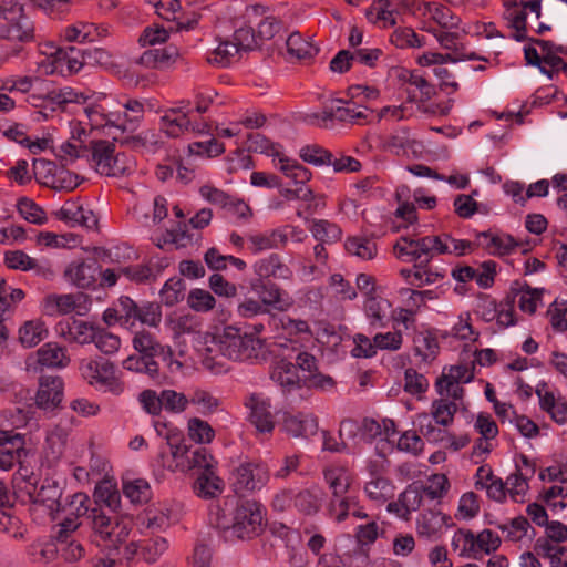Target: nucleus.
I'll use <instances>...</instances> for the list:
<instances>
[{
	"label": "nucleus",
	"mask_w": 567,
	"mask_h": 567,
	"mask_svg": "<svg viewBox=\"0 0 567 567\" xmlns=\"http://www.w3.org/2000/svg\"><path fill=\"white\" fill-rule=\"evenodd\" d=\"M264 506L252 499L241 501L233 513L230 525L223 527L227 542L252 539L264 530Z\"/></svg>",
	"instance_id": "1"
},
{
	"label": "nucleus",
	"mask_w": 567,
	"mask_h": 567,
	"mask_svg": "<svg viewBox=\"0 0 567 567\" xmlns=\"http://www.w3.org/2000/svg\"><path fill=\"white\" fill-rule=\"evenodd\" d=\"M89 157L101 175L123 176L133 168V161L125 153H115V144L106 140L91 141Z\"/></svg>",
	"instance_id": "2"
},
{
	"label": "nucleus",
	"mask_w": 567,
	"mask_h": 567,
	"mask_svg": "<svg viewBox=\"0 0 567 567\" xmlns=\"http://www.w3.org/2000/svg\"><path fill=\"white\" fill-rule=\"evenodd\" d=\"M399 258L415 262V267H426L435 255L449 251V246L440 236H425L413 239L401 237L394 245Z\"/></svg>",
	"instance_id": "3"
},
{
	"label": "nucleus",
	"mask_w": 567,
	"mask_h": 567,
	"mask_svg": "<svg viewBox=\"0 0 567 567\" xmlns=\"http://www.w3.org/2000/svg\"><path fill=\"white\" fill-rule=\"evenodd\" d=\"M218 351L234 361H247L256 359L262 347L259 338L241 332L240 329L227 326L217 340Z\"/></svg>",
	"instance_id": "4"
},
{
	"label": "nucleus",
	"mask_w": 567,
	"mask_h": 567,
	"mask_svg": "<svg viewBox=\"0 0 567 567\" xmlns=\"http://www.w3.org/2000/svg\"><path fill=\"white\" fill-rule=\"evenodd\" d=\"M92 520L94 542L107 551L109 556L120 554L121 546L126 542L128 530L126 526L114 523L101 508L94 507L89 514Z\"/></svg>",
	"instance_id": "5"
},
{
	"label": "nucleus",
	"mask_w": 567,
	"mask_h": 567,
	"mask_svg": "<svg viewBox=\"0 0 567 567\" xmlns=\"http://www.w3.org/2000/svg\"><path fill=\"white\" fill-rule=\"evenodd\" d=\"M79 370L81 377L96 389L110 391L113 394H121L124 390L123 383L115 375L114 363L106 359H83L80 361Z\"/></svg>",
	"instance_id": "6"
},
{
	"label": "nucleus",
	"mask_w": 567,
	"mask_h": 567,
	"mask_svg": "<svg viewBox=\"0 0 567 567\" xmlns=\"http://www.w3.org/2000/svg\"><path fill=\"white\" fill-rule=\"evenodd\" d=\"M269 468L264 463L244 462L234 468L231 484L236 494L261 489L269 481Z\"/></svg>",
	"instance_id": "7"
},
{
	"label": "nucleus",
	"mask_w": 567,
	"mask_h": 567,
	"mask_svg": "<svg viewBox=\"0 0 567 567\" xmlns=\"http://www.w3.org/2000/svg\"><path fill=\"white\" fill-rule=\"evenodd\" d=\"M192 446L186 444L184 433L176 437L168 439L167 444L159 446L156 464L169 472L189 471V452Z\"/></svg>",
	"instance_id": "8"
},
{
	"label": "nucleus",
	"mask_w": 567,
	"mask_h": 567,
	"mask_svg": "<svg viewBox=\"0 0 567 567\" xmlns=\"http://www.w3.org/2000/svg\"><path fill=\"white\" fill-rule=\"evenodd\" d=\"M279 164L280 172L297 186L295 189H285L282 195L287 199L310 200L312 198V190L306 186V183L310 181L311 172L296 159L284 156L279 157Z\"/></svg>",
	"instance_id": "9"
},
{
	"label": "nucleus",
	"mask_w": 567,
	"mask_h": 567,
	"mask_svg": "<svg viewBox=\"0 0 567 567\" xmlns=\"http://www.w3.org/2000/svg\"><path fill=\"white\" fill-rule=\"evenodd\" d=\"M90 298L81 292L65 295H49L44 298L43 310L48 316L69 315L75 312L84 316L90 309Z\"/></svg>",
	"instance_id": "10"
},
{
	"label": "nucleus",
	"mask_w": 567,
	"mask_h": 567,
	"mask_svg": "<svg viewBox=\"0 0 567 567\" xmlns=\"http://www.w3.org/2000/svg\"><path fill=\"white\" fill-rule=\"evenodd\" d=\"M192 110L184 112L182 107L171 109L161 118V130L172 138L183 135L185 132L203 134L209 131L206 123H193L189 115Z\"/></svg>",
	"instance_id": "11"
},
{
	"label": "nucleus",
	"mask_w": 567,
	"mask_h": 567,
	"mask_svg": "<svg viewBox=\"0 0 567 567\" xmlns=\"http://www.w3.org/2000/svg\"><path fill=\"white\" fill-rule=\"evenodd\" d=\"M100 275L96 259L87 258L70 262L64 270V278L80 289H94Z\"/></svg>",
	"instance_id": "12"
},
{
	"label": "nucleus",
	"mask_w": 567,
	"mask_h": 567,
	"mask_svg": "<svg viewBox=\"0 0 567 567\" xmlns=\"http://www.w3.org/2000/svg\"><path fill=\"white\" fill-rule=\"evenodd\" d=\"M63 380L59 375H41L35 396L37 405L44 411H53L63 398Z\"/></svg>",
	"instance_id": "13"
},
{
	"label": "nucleus",
	"mask_w": 567,
	"mask_h": 567,
	"mask_svg": "<svg viewBox=\"0 0 567 567\" xmlns=\"http://www.w3.org/2000/svg\"><path fill=\"white\" fill-rule=\"evenodd\" d=\"M96 328L97 326L86 321L65 319L55 326V332L69 342H76L83 346L93 342Z\"/></svg>",
	"instance_id": "14"
},
{
	"label": "nucleus",
	"mask_w": 567,
	"mask_h": 567,
	"mask_svg": "<svg viewBox=\"0 0 567 567\" xmlns=\"http://www.w3.org/2000/svg\"><path fill=\"white\" fill-rule=\"evenodd\" d=\"M250 410L249 420L260 433H271L275 429L274 416L270 411V403L261 395L252 393L245 402Z\"/></svg>",
	"instance_id": "15"
},
{
	"label": "nucleus",
	"mask_w": 567,
	"mask_h": 567,
	"mask_svg": "<svg viewBox=\"0 0 567 567\" xmlns=\"http://www.w3.org/2000/svg\"><path fill=\"white\" fill-rule=\"evenodd\" d=\"M24 436L12 431L0 442V470L10 471L16 464L21 465L22 457L27 456Z\"/></svg>",
	"instance_id": "16"
},
{
	"label": "nucleus",
	"mask_w": 567,
	"mask_h": 567,
	"mask_svg": "<svg viewBox=\"0 0 567 567\" xmlns=\"http://www.w3.org/2000/svg\"><path fill=\"white\" fill-rule=\"evenodd\" d=\"M453 525L452 517L440 512L427 511L420 515L416 522L417 535L430 542L437 540L444 527Z\"/></svg>",
	"instance_id": "17"
},
{
	"label": "nucleus",
	"mask_w": 567,
	"mask_h": 567,
	"mask_svg": "<svg viewBox=\"0 0 567 567\" xmlns=\"http://www.w3.org/2000/svg\"><path fill=\"white\" fill-rule=\"evenodd\" d=\"M87 49H81L73 45L68 48H58L52 56V69L50 73L62 72L66 66L69 73H78L86 64Z\"/></svg>",
	"instance_id": "18"
},
{
	"label": "nucleus",
	"mask_w": 567,
	"mask_h": 567,
	"mask_svg": "<svg viewBox=\"0 0 567 567\" xmlns=\"http://www.w3.org/2000/svg\"><path fill=\"white\" fill-rule=\"evenodd\" d=\"M63 488L60 484L51 478H44L32 504L44 506L53 520L60 517L62 506Z\"/></svg>",
	"instance_id": "19"
},
{
	"label": "nucleus",
	"mask_w": 567,
	"mask_h": 567,
	"mask_svg": "<svg viewBox=\"0 0 567 567\" xmlns=\"http://www.w3.org/2000/svg\"><path fill=\"white\" fill-rule=\"evenodd\" d=\"M251 288L266 308L274 307L284 310L290 306L287 292L271 280L255 279L251 282Z\"/></svg>",
	"instance_id": "20"
},
{
	"label": "nucleus",
	"mask_w": 567,
	"mask_h": 567,
	"mask_svg": "<svg viewBox=\"0 0 567 567\" xmlns=\"http://www.w3.org/2000/svg\"><path fill=\"white\" fill-rule=\"evenodd\" d=\"M284 427L285 431L293 437L308 439L318 433V417L315 414L307 412L287 414L284 419Z\"/></svg>",
	"instance_id": "21"
},
{
	"label": "nucleus",
	"mask_w": 567,
	"mask_h": 567,
	"mask_svg": "<svg viewBox=\"0 0 567 567\" xmlns=\"http://www.w3.org/2000/svg\"><path fill=\"white\" fill-rule=\"evenodd\" d=\"M476 489H486L488 498L503 503L506 499L507 487L502 478L494 475L489 465L485 464L476 471Z\"/></svg>",
	"instance_id": "22"
},
{
	"label": "nucleus",
	"mask_w": 567,
	"mask_h": 567,
	"mask_svg": "<svg viewBox=\"0 0 567 567\" xmlns=\"http://www.w3.org/2000/svg\"><path fill=\"white\" fill-rule=\"evenodd\" d=\"M248 249L252 254H259L265 250L278 249L287 244V234L285 229H270L261 233H255L247 236Z\"/></svg>",
	"instance_id": "23"
},
{
	"label": "nucleus",
	"mask_w": 567,
	"mask_h": 567,
	"mask_svg": "<svg viewBox=\"0 0 567 567\" xmlns=\"http://www.w3.org/2000/svg\"><path fill=\"white\" fill-rule=\"evenodd\" d=\"M254 271L257 279L270 280L275 279H289L292 276L291 269L282 261L278 254H270L269 256L257 260L254 264Z\"/></svg>",
	"instance_id": "24"
},
{
	"label": "nucleus",
	"mask_w": 567,
	"mask_h": 567,
	"mask_svg": "<svg viewBox=\"0 0 567 567\" xmlns=\"http://www.w3.org/2000/svg\"><path fill=\"white\" fill-rule=\"evenodd\" d=\"M178 59V50L174 47L154 48L144 51L138 58L137 63L150 69L165 70L176 63Z\"/></svg>",
	"instance_id": "25"
},
{
	"label": "nucleus",
	"mask_w": 567,
	"mask_h": 567,
	"mask_svg": "<svg viewBox=\"0 0 567 567\" xmlns=\"http://www.w3.org/2000/svg\"><path fill=\"white\" fill-rule=\"evenodd\" d=\"M13 493L23 503H33L38 491V478L27 467L20 466L12 476Z\"/></svg>",
	"instance_id": "26"
},
{
	"label": "nucleus",
	"mask_w": 567,
	"mask_h": 567,
	"mask_svg": "<svg viewBox=\"0 0 567 567\" xmlns=\"http://www.w3.org/2000/svg\"><path fill=\"white\" fill-rule=\"evenodd\" d=\"M133 348L140 353L152 360L162 358L164 361L171 357L172 350L169 347L162 346L152 333L147 331L136 332L133 340Z\"/></svg>",
	"instance_id": "27"
},
{
	"label": "nucleus",
	"mask_w": 567,
	"mask_h": 567,
	"mask_svg": "<svg viewBox=\"0 0 567 567\" xmlns=\"http://www.w3.org/2000/svg\"><path fill=\"white\" fill-rule=\"evenodd\" d=\"M323 480L331 497H341L350 492L352 477L348 468L343 466H329L323 470Z\"/></svg>",
	"instance_id": "28"
},
{
	"label": "nucleus",
	"mask_w": 567,
	"mask_h": 567,
	"mask_svg": "<svg viewBox=\"0 0 567 567\" xmlns=\"http://www.w3.org/2000/svg\"><path fill=\"white\" fill-rule=\"evenodd\" d=\"M281 355L284 359L277 363V367L271 373V379L282 389L291 391L292 389L299 386L300 378L297 372V367L291 361H289V359L292 358V354L286 353V351L282 349Z\"/></svg>",
	"instance_id": "29"
},
{
	"label": "nucleus",
	"mask_w": 567,
	"mask_h": 567,
	"mask_svg": "<svg viewBox=\"0 0 567 567\" xmlns=\"http://www.w3.org/2000/svg\"><path fill=\"white\" fill-rule=\"evenodd\" d=\"M391 303L388 299L378 296H369L364 302V312L373 328H384L389 322L388 312Z\"/></svg>",
	"instance_id": "30"
},
{
	"label": "nucleus",
	"mask_w": 567,
	"mask_h": 567,
	"mask_svg": "<svg viewBox=\"0 0 567 567\" xmlns=\"http://www.w3.org/2000/svg\"><path fill=\"white\" fill-rule=\"evenodd\" d=\"M124 112L116 116L117 128L122 132L135 130L144 118L145 107L138 100L128 99L123 103Z\"/></svg>",
	"instance_id": "31"
},
{
	"label": "nucleus",
	"mask_w": 567,
	"mask_h": 567,
	"mask_svg": "<svg viewBox=\"0 0 567 567\" xmlns=\"http://www.w3.org/2000/svg\"><path fill=\"white\" fill-rule=\"evenodd\" d=\"M194 492L197 496L206 499L215 498L224 489L223 481L215 474V470L202 472L194 482Z\"/></svg>",
	"instance_id": "32"
},
{
	"label": "nucleus",
	"mask_w": 567,
	"mask_h": 567,
	"mask_svg": "<svg viewBox=\"0 0 567 567\" xmlns=\"http://www.w3.org/2000/svg\"><path fill=\"white\" fill-rule=\"evenodd\" d=\"M37 355L38 362L48 368H64L70 362L66 350L54 342L43 344L37 351Z\"/></svg>",
	"instance_id": "33"
},
{
	"label": "nucleus",
	"mask_w": 567,
	"mask_h": 567,
	"mask_svg": "<svg viewBox=\"0 0 567 567\" xmlns=\"http://www.w3.org/2000/svg\"><path fill=\"white\" fill-rule=\"evenodd\" d=\"M476 243L482 248L486 249L493 255H506L509 254L517 244L511 236L501 237L492 235L489 231H483L477 234Z\"/></svg>",
	"instance_id": "34"
},
{
	"label": "nucleus",
	"mask_w": 567,
	"mask_h": 567,
	"mask_svg": "<svg viewBox=\"0 0 567 567\" xmlns=\"http://www.w3.org/2000/svg\"><path fill=\"white\" fill-rule=\"evenodd\" d=\"M286 47L289 56L297 60H311L319 52V48L305 39L299 32H292L288 37Z\"/></svg>",
	"instance_id": "35"
},
{
	"label": "nucleus",
	"mask_w": 567,
	"mask_h": 567,
	"mask_svg": "<svg viewBox=\"0 0 567 567\" xmlns=\"http://www.w3.org/2000/svg\"><path fill=\"white\" fill-rule=\"evenodd\" d=\"M278 347L284 349L286 353H291L296 359L297 370L300 369L306 371L311 375L313 372L318 370V361L316 357L307 351H301L296 341L291 339H286L285 342L278 343Z\"/></svg>",
	"instance_id": "36"
},
{
	"label": "nucleus",
	"mask_w": 567,
	"mask_h": 567,
	"mask_svg": "<svg viewBox=\"0 0 567 567\" xmlns=\"http://www.w3.org/2000/svg\"><path fill=\"white\" fill-rule=\"evenodd\" d=\"M364 491L371 501L384 503L394 496V485L384 476H374L369 481Z\"/></svg>",
	"instance_id": "37"
},
{
	"label": "nucleus",
	"mask_w": 567,
	"mask_h": 567,
	"mask_svg": "<svg viewBox=\"0 0 567 567\" xmlns=\"http://www.w3.org/2000/svg\"><path fill=\"white\" fill-rule=\"evenodd\" d=\"M48 336L45 324L41 320L27 321L19 330V340L25 348L39 344Z\"/></svg>",
	"instance_id": "38"
},
{
	"label": "nucleus",
	"mask_w": 567,
	"mask_h": 567,
	"mask_svg": "<svg viewBox=\"0 0 567 567\" xmlns=\"http://www.w3.org/2000/svg\"><path fill=\"white\" fill-rule=\"evenodd\" d=\"M391 0H377L367 11V18L373 23H381L382 28H390L396 24L394 10Z\"/></svg>",
	"instance_id": "39"
},
{
	"label": "nucleus",
	"mask_w": 567,
	"mask_h": 567,
	"mask_svg": "<svg viewBox=\"0 0 567 567\" xmlns=\"http://www.w3.org/2000/svg\"><path fill=\"white\" fill-rule=\"evenodd\" d=\"M94 498L96 505H105L112 512H116L121 505L120 492L111 481H103L96 485Z\"/></svg>",
	"instance_id": "40"
},
{
	"label": "nucleus",
	"mask_w": 567,
	"mask_h": 567,
	"mask_svg": "<svg viewBox=\"0 0 567 567\" xmlns=\"http://www.w3.org/2000/svg\"><path fill=\"white\" fill-rule=\"evenodd\" d=\"M346 250L362 260H371L378 254L377 243L367 237H350L344 244Z\"/></svg>",
	"instance_id": "41"
},
{
	"label": "nucleus",
	"mask_w": 567,
	"mask_h": 567,
	"mask_svg": "<svg viewBox=\"0 0 567 567\" xmlns=\"http://www.w3.org/2000/svg\"><path fill=\"white\" fill-rule=\"evenodd\" d=\"M122 365L124 369L132 371V372H138V373H145L152 379L158 378V363L156 360H152L143 354H133L127 357L123 362Z\"/></svg>",
	"instance_id": "42"
},
{
	"label": "nucleus",
	"mask_w": 567,
	"mask_h": 567,
	"mask_svg": "<svg viewBox=\"0 0 567 567\" xmlns=\"http://www.w3.org/2000/svg\"><path fill=\"white\" fill-rule=\"evenodd\" d=\"M186 284L181 277L169 278L159 291L162 302L173 307L185 298Z\"/></svg>",
	"instance_id": "43"
},
{
	"label": "nucleus",
	"mask_w": 567,
	"mask_h": 567,
	"mask_svg": "<svg viewBox=\"0 0 567 567\" xmlns=\"http://www.w3.org/2000/svg\"><path fill=\"white\" fill-rule=\"evenodd\" d=\"M122 144L130 146L134 151L154 152L161 144L159 135L152 130L128 136L122 141Z\"/></svg>",
	"instance_id": "44"
},
{
	"label": "nucleus",
	"mask_w": 567,
	"mask_h": 567,
	"mask_svg": "<svg viewBox=\"0 0 567 567\" xmlns=\"http://www.w3.org/2000/svg\"><path fill=\"white\" fill-rule=\"evenodd\" d=\"M90 498L84 493H74L62 499L60 514L80 518L91 512L89 508Z\"/></svg>",
	"instance_id": "45"
},
{
	"label": "nucleus",
	"mask_w": 567,
	"mask_h": 567,
	"mask_svg": "<svg viewBox=\"0 0 567 567\" xmlns=\"http://www.w3.org/2000/svg\"><path fill=\"white\" fill-rule=\"evenodd\" d=\"M9 29L11 33V41L25 43L35 40L34 24L25 12L21 14V18L10 21Z\"/></svg>",
	"instance_id": "46"
},
{
	"label": "nucleus",
	"mask_w": 567,
	"mask_h": 567,
	"mask_svg": "<svg viewBox=\"0 0 567 567\" xmlns=\"http://www.w3.org/2000/svg\"><path fill=\"white\" fill-rule=\"evenodd\" d=\"M426 11L431 18L443 29L457 28L461 19L455 16L450 8L442 3L429 2Z\"/></svg>",
	"instance_id": "47"
},
{
	"label": "nucleus",
	"mask_w": 567,
	"mask_h": 567,
	"mask_svg": "<svg viewBox=\"0 0 567 567\" xmlns=\"http://www.w3.org/2000/svg\"><path fill=\"white\" fill-rule=\"evenodd\" d=\"M168 548V542L161 536H154L141 540V558L148 563H155Z\"/></svg>",
	"instance_id": "48"
},
{
	"label": "nucleus",
	"mask_w": 567,
	"mask_h": 567,
	"mask_svg": "<svg viewBox=\"0 0 567 567\" xmlns=\"http://www.w3.org/2000/svg\"><path fill=\"white\" fill-rule=\"evenodd\" d=\"M293 507L305 515L316 514L320 508V497L315 489L295 491Z\"/></svg>",
	"instance_id": "49"
},
{
	"label": "nucleus",
	"mask_w": 567,
	"mask_h": 567,
	"mask_svg": "<svg viewBox=\"0 0 567 567\" xmlns=\"http://www.w3.org/2000/svg\"><path fill=\"white\" fill-rule=\"evenodd\" d=\"M439 342L431 333L419 334L414 339L415 355L421 358L425 363L432 362L439 352Z\"/></svg>",
	"instance_id": "50"
},
{
	"label": "nucleus",
	"mask_w": 567,
	"mask_h": 567,
	"mask_svg": "<svg viewBox=\"0 0 567 567\" xmlns=\"http://www.w3.org/2000/svg\"><path fill=\"white\" fill-rule=\"evenodd\" d=\"M189 404L195 405L200 414L210 415L219 409L221 402L210 392L196 389L189 398Z\"/></svg>",
	"instance_id": "51"
},
{
	"label": "nucleus",
	"mask_w": 567,
	"mask_h": 567,
	"mask_svg": "<svg viewBox=\"0 0 567 567\" xmlns=\"http://www.w3.org/2000/svg\"><path fill=\"white\" fill-rule=\"evenodd\" d=\"M188 436L197 444H208L215 437V430L208 422L199 419L192 417L187 422Z\"/></svg>",
	"instance_id": "52"
},
{
	"label": "nucleus",
	"mask_w": 567,
	"mask_h": 567,
	"mask_svg": "<svg viewBox=\"0 0 567 567\" xmlns=\"http://www.w3.org/2000/svg\"><path fill=\"white\" fill-rule=\"evenodd\" d=\"M390 41L400 49L422 48L425 45V38L408 27L395 29L391 34Z\"/></svg>",
	"instance_id": "53"
},
{
	"label": "nucleus",
	"mask_w": 567,
	"mask_h": 567,
	"mask_svg": "<svg viewBox=\"0 0 567 567\" xmlns=\"http://www.w3.org/2000/svg\"><path fill=\"white\" fill-rule=\"evenodd\" d=\"M58 553L70 563L78 561L85 555V547L82 540L79 538H61L55 542Z\"/></svg>",
	"instance_id": "54"
},
{
	"label": "nucleus",
	"mask_w": 567,
	"mask_h": 567,
	"mask_svg": "<svg viewBox=\"0 0 567 567\" xmlns=\"http://www.w3.org/2000/svg\"><path fill=\"white\" fill-rule=\"evenodd\" d=\"M457 412V404L454 401L441 398L432 402V415L435 422L442 426L450 425Z\"/></svg>",
	"instance_id": "55"
},
{
	"label": "nucleus",
	"mask_w": 567,
	"mask_h": 567,
	"mask_svg": "<svg viewBox=\"0 0 567 567\" xmlns=\"http://www.w3.org/2000/svg\"><path fill=\"white\" fill-rule=\"evenodd\" d=\"M332 152L322 147L319 144H309L300 150V157L306 163L315 166L330 165L332 161Z\"/></svg>",
	"instance_id": "56"
},
{
	"label": "nucleus",
	"mask_w": 567,
	"mask_h": 567,
	"mask_svg": "<svg viewBox=\"0 0 567 567\" xmlns=\"http://www.w3.org/2000/svg\"><path fill=\"white\" fill-rule=\"evenodd\" d=\"M97 30L99 27L93 23L79 22L66 27L63 31V37L68 42H91L94 41V32Z\"/></svg>",
	"instance_id": "57"
},
{
	"label": "nucleus",
	"mask_w": 567,
	"mask_h": 567,
	"mask_svg": "<svg viewBox=\"0 0 567 567\" xmlns=\"http://www.w3.org/2000/svg\"><path fill=\"white\" fill-rule=\"evenodd\" d=\"M17 208L21 217L29 223L42 225L47 221L45 212L28 197L20 198L17 203Z\"/></svg>",
	"instance_id": "58"
},
{
	"label": "nucleus",
	"mask_w": 567,
	"mask_h": 567,
	"mask_svg": "<svg viewBox=\"0 0 567 567\" xmlns=\"http://www.w3.org/2000/svg\"><path fill=\"white\" fill-rule=\"evenodd\" d=\"M92 343L104 354H114L121 347V339L107 329L97 326Z\"/></svg>",
	"instance_id": "59"
},
{
	"label": "nucleus",
	"mask_w": 567,
	"mask_h": 567,
	"mask_svg": "<svg viewBox=\"0 0 567 567\" xmlns=\"http://www.w3.org/2000/svg\"><path fill=\"white\" fill-rule=\"evenodd\" d=\"M355 506V497L347 494L341 497H330L328 509L338 523H342L348 518L350 511Z\"/></svg>",
	"instance_id": "60"
},
{
	"label": "nucleus",
	"mask_w": 567,
	"mask_h": 567,
	"mask_svg": "<svg viewBox=\"0 0 567 567\" xmlns=\"http://www.w3.org/2000/svg\"><path fill=\"white\" fill-rule=\"evenodd\" d=\"M123 494L135 504L145 503L150 499L151 487L145 480H134L123 483Z\"/></svg>",
	"instance_id": "61"
},
{
	"label": "nucleus",
	"mask_w": 567,
	"mask_h": 567,
	"mask_svg": "<svg viewBox=\"0 0 567 567\" xmlns=\"http://www.w3.org/2000/svg\"><path fill=\"white\" fill-rule=\"evenodd\" d=\"M499 546V536L491 529H483L481 533L475 535L476 559L480 558L483 554L488 555L497 550Z\"/></svg>",
	"instance_id": "62"
},
{
	"label": "nucleus",
	"mask_w": 567,
	"mask_h": 567,
	"mask_svg": "<svg viewBox=\"0 0 567 567\" xmlns=\"http://www.w3.org/2000/svg\"><path fill=\"white\" fill-rule=\"evenodd\" d=\"M58 554L55 543L34 542L28 547V555L31 561L48 564Z\"/></svg>",
	"instance_id": "63"
},
{
	"label": "nucleus",
	"mask_w": 567,
	"mask_h": 567,
	"mask_svg": "<svg viewBox=\"0 0 567 567\" xmlns=\"http://www.w3.org/2000/svg\"><path fill=\"white\" fill-rule=\"evenodd\" d=\"M547 316L553 329L557 332L567 331V300H555L550 303Z\"/></svg>",
	"instance_id": "64"
}]
</instances>
